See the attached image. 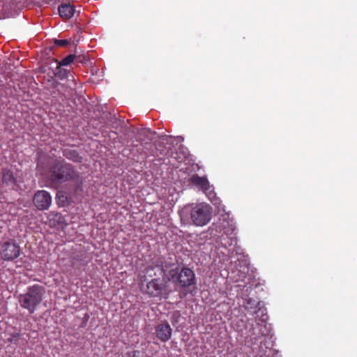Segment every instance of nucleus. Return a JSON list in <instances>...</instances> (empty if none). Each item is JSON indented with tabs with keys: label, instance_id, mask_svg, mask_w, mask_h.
I'll return each mask as SVG.
<instances>
[{
	"label": "nucleus",
	"instance_id": "obj_1",
	"mask_svg": "<svg viewBox=\"0 0 357 357\" xmlns=\"http://www.w3.org/2000/svg\"><path fill=\"white\" fill-rule=\"evenodd\" d=\"M47 177L53 185L70 181L74 183L75 191L82 190L83 181L79 172L63 159H55L49 163Z\"/></svg>",
	"mask_w": 357,
	"mask_h": 357
},
{
	"label": "nucleus",
	"instance_id": "obj_2",
	"mask_svg": "<svg viewBox=\"0 0 357 357\" xmlns=\"http://www.w3.org/2000/svg\"><path fill=\"white\" fill-rule=\"evenodd\" d=\"M45 294V289L43 286L34 284L29 287L25 294H20L18 297L20 306L30 314L34 313L43 301Z\"/></svg>",
	"mask_w": 357,
	"mask_h": 357
},
{
	"label": "nucleus",
	"instance_id": "obj_3",
	"mask_svg": "<svg viewBox=\"0 0 357 357\" xmlns=\"http://www.w3.org/2000/svg\"><path fill=\"white\" fill-rule=\"evenodd\" d=\"M182 212H190V220L197 227L206 225L212 218V207L204 202L196 204L195 206H185Z\"/></svg>",
	"mask_w": 357,
	"mask_h": 357
},
{
	"label": "nucleus",
	"instance_id": "obj_4",
	"mask_svg": "<svg viewBox=\"0 0 357 357\" xmlns=\"http://www.w3.org/2000/svg\"><path fill=\"white\" fill-rule=\"evenodd\" d=\"M168 282H173L175 285H180L181 287H189L195 284V275L192 270L189 268L178 266L172 268L166 275Z\"/></svg>",
	"mask_w": 357,
	"mask_h": 357
},
{
	"label": "nucleus",
	"instance_id": "obj_5",
	"mask_svg": "<svg viewBox=\"0 0 357 357\" xmlns=\"http://www.w3.org/2000/svg\"><path fill=\"white\" fill-rule=\"evenodd\" d=\"M22 253L20 245L14 239L0 243V257L6 261H13Z\"/></svg>",
	"mask_w": 357,
	"mask_h": 357
},
{
	"label": "nucleus",
	"instance_id": "obj_6",
	"mask_svg": "<svg viewBox=\"0 0 357 357\" xmlns=\"http://www.w3.org/2000/svg\"><path fill=\"white\" fill-rule=\"evenodd\" d=\"M33 202L38 210H47L52 204V197L46 190H38L33 196Z\"/></svg>",
	"mask_w": 357,
	"mask_h": 357
},
{
	"label": "nucleus",
	"instance_id": "obj_7",
	"mask_svg": "<svg viewBox=\"0 0 357 357\" xmlns=\"http://www.w3.org/2000/svg\"><path fill=\"white\" fill-rule=\"evenodd\" d=\"M165 287V282L159 278H153L146 284V293L151 296H158Z\"/></svg>",
	"mask_w": 357,
	"mask_h": 357
},
{
	"label": "nucleus",
	"instance_id": "obj_8",
	"mask_svg": "<svg viewBox=\"0 0 357 357\" xmlns=\"http://www.w3.org/2000/svg\"><path fill=\"white\" fill-rule=\"evenodd\" d=\"M156 337L163 342H167L172 334V329L167 321L162 322L155 328Z\"/></svg>",
	"mask_w": 357,
	"mask_h": 357
},
{
	"label": "nucleus",
	"instance_id": "obj_9",
	"mask_svg": "<svg viewBox=\"0 0 357 357\" xmlns=\"http://www.w3.org/2000/svg\"><path fill=\"white\" fill-rule=\"evenodd\" d=\"M190 181L191 183L199 188L204 193L212 191V186L205 176H199L198 174H193Z\"/></svg>",
	"mask_w": 357,
	"mask_h": 357
},
{
	"label": "nucleus",
	"instance_id": "obj_10",
	"mask_svg": "<svg viewBox=\"0 0 357 357\" xmlns=\"http://www.w3.org/2000/svg\"><path fill=\"white\" fill-rule=\"evenodd\" d=\"M167 266H164L162 264H155L154 266H149L146 268V275L148 277L155 278V277H162L164 279L166 278L165 273Z\"/></svg>",
	"mask_w": 357,
	"mask_h": 357
},
{
	"label": "nucleus",
	"instance_id": "obj_11",
	"mask_svg": "<svg viewBox=\"0 0 357 357\" xmlns=\"http://www.w3.org/2000/svg\"><path fill=\"white\" fill-rule=\"evenodd\" d=\"M58 11L62 19L69 20L74 15L75 9L70 3H62L59 6Z\"/></svg>",
	"mask_w": 357,
	"mask_h": 357
},
{
	"label": "nucleus",
	"instance_id": "obj_12",
	"mask_svg": "<svg viewBox=\"0 0 357 357\" xmlns=\"http://www.w3.org/2000/svg\"><path fill=\"white\" fill-rule=\"evenodd\" d=\"M62 154L66 158L74 162L79 163L82 161V157L77 150L66 148L62 150Z\"/></svg>",
	"mask_w": 357,
	"mask_h": 357
},
{
	"label": "nucleus",
	"instance_id": "obj_13",
	"mask_svg": "<svg viewBox=\"0 0 357 357\" xmlns=\"http://www.w3.org/2000/svg\"><path fill=\"white\" fill-rule=\"evenodd\" d=\"M2 182L7 185H15L16 183V178L14 177L13 173L11 170L3 168L2 169V177H1Z\"/></svg>",
	"mask_w": 357,
	"mask_h": 357
},
{
	"label": "nucleus",
	"instance_id": "obj_14",
	"mask_svg": "<svg viewBox=\"0 0 357 357\" xmlns=\"http://www.w3.org/2000/svg\"><path fill=\"white\" fill-rule=\"evenodd\" d=\"M259 302L256 300L248 298L245 299L244 307L245 310L250 312L252 314H256L257 312V309H259Z\"/></svg>",
	"mask_w": 357,
	"mask_h": 357
},
{
	"label": "nucleus",
	"instance_id": "obj_15",
	"mask_svg": "<svg viewBox=\"0 0 357 357\" xmlns=\"http://www.w3.org/2000/svg\"><path fill=\"white\" fill-rule=\"evenodd\" d=\"M74 61H77L78 62H82L80 59V56H78L75 54H69L66 57L63 58L61 61H57V60H55V62L59 66H66L70 64Z\"/></svg>",
	"mask_w": 357,
	"mask_h": 357
},
{
	"label": "nucleus",
	"instance_id": "obj_16",
	"mask_svg": "<svg viewBox=\"0 0 357 357\" xmlns=\"http://www.w3.org/2000/svg\"><path fill=\"white\" fill-rule=\"evenodd\" d=\"M61 66H59V64L56 63V68L54 72V74L56 77L63 80L67 78L69 71L65 68H62Z\"/></svg>",
	"mask_w": 357,
	"mask_h": 357
},
{
	"label": "nucleus",
	"instance_id": "obj_17",
	"mask_svg": "<svg viewBox=\"0 0 357 357\" xmlns=\"http://www.w3.org/2000/svg\"><path fill=\"white\" fill-rule=\"evenodd\" d=\"M53 42L55 45L59 47H66L70 44L66 39H54Z\"/></svg>",
	"mask_w": 357,
	"mask_h": 357
},
{
	"label": "nucleus",
	"instance_id": "obj_18",
	"mask_svg": "<svg viewBox=\"0 0 357 357\" xmlns=\"http://www.w3.org/2000/svg\"><path fill=\"white\" fill-rule=\"evenodd\" d=\"M59 202L63 206H66L68 204V198L67 196L64 195L63 192H59L56 195Z\"/></svg>",
	"mask_w": 357,
	"mask_h": 357
},
{
	"label": "nucleus",
	"instance_id": "obj_19",
	"mask_svg": "<svg viewBox=\"0 0 357 357\" xmlns=\"http://www.w3.org/2000/svg\"><path fill=\"white\" fill-rule=\"evenodd\" d=\"M123 357H142V352L140 351H128Z\"/></svg>",
	"mask_w": 357,
	"mask_h": 357
},
{
	"label": "nucleus",
	"instance_id": "obj_20",
	"mask_svg": "<svg viewBox=\"0 0 357 357\" xmlns=\"http://www.w3.org/2000/svg\"><path fill=\"white\" fill-rule=\"evenodd\" d=\"M20 336V334L19 333H17L13 335V337H19Z\"/></svg>",
	"mask_w": 357,
	"mask_h": 357
}]
</instances>
